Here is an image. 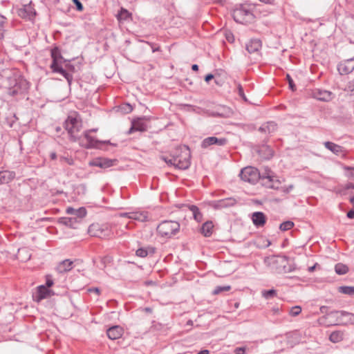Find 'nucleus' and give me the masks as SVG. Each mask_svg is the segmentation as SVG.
<instances>
[{
    "label": "nucleus",
    "instance_id": "nucleus-1",
    "mask_svg": "<svg viewBox=\"0 0 354 354\" xmlns=\"http://www.w3.org/2000/svg\"><path fill=\"white\" fill-rule=\"evenodd\" d=\"M51 57L52 63L50 64V68L55 73H57L63 75L67 80L69 85L71 84L73 80V75L66 72L62 66V60L64 59L62 56L59 48L57 46L54 47L51 49Z\"/></svg>",
    "mask_w": 354,
    "mask_h": 354
},
{
    "label": "nucleus",
    "instance_id": "nucleus-2",
    "mask_svg": "<svg viewBox=\"0 0 354 354\" xmlns=\"http://www.w3.org/2000/svg\"><path fill=\"white\" fill-rule=\"evenodd\" d=\"M232 17L236 23L246 24L252 23L254 19L250 6L239 5L232 11Z\"/></svg>",
    "mask_w": 354,
    "mask_h": 354
},
{
    "label": "nucleus",
    "instance_id": "nucleus-3",
    "mask_svg": "<svg viewBox=\"0 0 354 354\" xmlns=\"http://www.w3.org/2000/svg\"><path fill=\"white\" fill-rule=\"evenodd\" d=\"M262 185L265 186L267 188L277 189L279 188V185L281 184L280 180L274 174L273 171L266 167L260 171V178Z\"/></svg>",
    "mask_w": 354,
    "mask_h": 354
},
{
    "label": "nucleus",
    "instance_id": "nucleus-4",
    "mask_svg": "<svg viewBox=\"0 0 354 354\" xmlns=\"http://www.w3.org/2000/svg\"><path fill=\"white\" fill-rule=\"evenodd\" d=\"M88 233L91 236L100 239H110L113 232L108 224L93 223L88 229Z\"/></svg>",
    "mask_w": 354,
    "mask_h": 354
},
{
    "label": "nucleus",
    "instance_id": "nucleus-5",
    "mask_svg": "<svg viewBox=\"0 0 354 354\" xmlns=\"http://www.w3.org/2000/svg\"><path fill=\"white\" fill-rule=\"evenodd\" d=\"M180 230V224L174 221H164L157 227V231L161 236L170 238Z\"/></svg>",
    "mask_w": 354,
    "mask_h": 354
},
{
    "label": "nucleus",
    "instance_id": "nucleus-6",
    "mask_svg": "<svg viewBox=\"0 0 354 354\" xmlns=\"http://www.w3.org/2000/svg\"><path fill=\"white\" fill-rule=\"evenodd\" d=\"M64 127L71 139L75 141L77 139V133L82 128L81 122L75 117L68 116L64 122Z\"/></svg>",
    "mask_w": 354,
    "mask_h": 354
},
{
    "label": "nucleus",
    "instance_id": "nucleus-7",
    "mask_svg": "<svg viewBox=\"0 0 354 354\" xmlns=\"http://www.w3.org/2000/svg\"><path fill=\"white\" fill-rule=\"evenodd\" d=\"M182 155L174 158V167L180 169H187L190 166V151L187 146L181 149Z\"/></svg>",
    "mask_w": 354,
    "mask_h": 354
},
{
    "label": "nucleus",
    "instance_id": "nucleus-8",
    "mask_svg": "<svg viewBox=\"0 0 354 354\" xmlns=\"http://www.w3.org/2000/svg\"><path fill=\"white\" fill-rule=\"evenodd\" d=\"M241 178L251 184H255L259 180L260 171L255 167H246L241 169L240 173Z\"/></svg>",
    "mask_w": 354,
    "mask_h": 354
},
{
    "label": "nucleus",
    "instance_id": "nucleus-9",
    "mask_svg": "<svg viewBox=\"0 0 354 354\" xmlns=\"http://www.w3.org/2000/svg\"><path fill=\"white\" fill-rule=\"evenodd\" d=\"M96 131V129H93L85 131L84 133V138L80 141L81 145L87 149H92L99 148L100 144L106 143V141L101 142L90 136V132H95ZM108 142H109L107 141V143Z\"/></svg>",
    "mask_w": 354,
    "mask_h": 354
},
{
    "label": "nucleus",
    "instance_id": "nucleus-10",
    "mask_svg": "<svg viewBox=\"0 0 354 354\" xmlns=\"http://www.w3.org/2000/svg\"><path fill=\"white\" fill-rule=\"evenodd\" d=\"M350 315H351L350 313L344 310H333L326 313L322 319L328 320V325H337L341 323L340 317Z\"/></svg>",
    "mask_w": 354,
    "mask_h": 354
},
{
    "label": "nucleus",
    "instance_id": "nucleus-11",
    "mask_svg": "<svg viewBox=\"0 0 354 354\" xmlns=\"http://www.w3.org/2000/svg\"><path fill=\"white\" fill-rule=\"evenodd\" d=\"M116 159L106 158H97L89 162L88 165L92 167H97L102 169L111 167L117 162Z\"/></svg>",
    "mask_w": 354,
    "mask_h": 354
},
{
    "label": "nucleus",
    "instance_id": "nucleus-12",
    "mask_svg": "<svg viewBox=\"0 0 354 354\" xmlns=\"http://www.w3.org/2000/svg\"><path fill=\"white\" fill-rule=\"evenodd\" d=\"M227 140L225 138H218L214 136L207 137L205 138L201 142V147L206 149L211 145H216L218 146H223L226 145Z\"/></svg>",
    "mask_w": 354,
    "mask_h": 354
},
{
    "label": "nucleus",
    "instance_id": "nucleus-13",
    "mask_svg": "<svg viewBox=\"0 0 354 354\" xmlns=\"http://www.w3.org/2000/svg\"><path fill=\"white\" fill-rule=\"evenodd\" d=\"M288 261V257L286 256H280V255H273L270 257H266L264 259V263L268 266L272 267V268H277L275 265L281 264V266L286 263Z\"/></svg>",
    "mask_w": 354,
    "mask_h": 354
},
{
    "label": "nucleus",
    "instance_id": "nucleus-14",
    "mask_svg": "<svg viewBox=\"0 0 354 354\" xmlns=\"http://www.w3.org/2000/svg\"><path fill=\"white\" fill-rule=\"evenodd\" d=\"M337 70L341 75L348 74L354 70V58L348 59L341 62L337 66Z\"/></svg>",
    "mask_w": 354,
    "mask_h": 354
},
{
    "label": "nucleus",
    "instance_id": "nucleus-15",
    "mask_svg": "<svg viewBox=\"0 0 354 354\" xmlns=\"http://www.w3.org/2000/svg\"><path fill=\"white\" fill-rule=\"evenodd\" d=\"M313 96L319 101L328 102L333 99V94L329 91L317 89L313 92Z\"/></svg>",
    "mask_w": 354,
    "mask_h": 354
},
{
    "label": "nucleus",
    "instance_id": "nucleus-16",
    "mask_svg": "<svg viewBox=\"0 0 354 354\" xmlns=\"http://www.w3.org/2000/svg\"><path fill=\"white\" fill-rule=\"evenodd\" d=\"M147 129V125L143 118H138L132 122V126L129 130V133L133 131H145Z\"/></svg>",
    "mask_w": 354,
    "mask_h": 354
},
{
    "label": "nucleus",
    "instance_id": "nucleus-17",
    "mask_svg": "<svg viewBox=\"0 0 354 354\" xmlns=\"http://www.w3.org/2000/svg\"><path fill=\"white\" fill-rule=\"evenodd\" d=\"M106 334L109 339L112 340L118 339L122 337L123 329L120 326H113L106 330Z\"/></svg>",
    "mask_w": 354,
    "mask_h": 354
},
{
    "label": "nucleus",
    "instance_id": "nucleus-18",
    "mask_svg": "<svg viewBox=\"0 0 354 354\" xmlns=\"http://www.w3.org/2000/svg\"><path fill=\"white\" fill-rule=\"evenodd\" d=\"M252 220L254 225L257 227H263L266 222V217L261 212H255L252 215Z\"/></svg>",
    "mask_w": 354,
    "mask_h": 354
},
{
    "label": "nucleus",
    "instance_id": "nucleus-19",
    "mask_svg": "<svg viewBox=\"0 0 354 354\" xmlns=\"http://www.w3.org/2000/svg\"><path fill=\"white\" fill-rule=\"evenodd\" d=\"M261 48V41L258 39H252L246 44L245 48L249 53L258 52Z\"/></svg>",
    "mask_w": 354,
    "mask_h": 354
},
{
    "label": "nucleus",
    "instance_id": "nucleus-20",
    "mask_svg": "<svg viewBox=\"0 0 354 354\" xmlns=\"http://www.w3.org/2000/svg\"><path fill=\"white\" fill-rule=\"evenodd\" d=\"M53 294L52 290H49L46 286L41 285L37 287V300L39 301L44 299L48 298Z\"/></svg>",
    "mask_w": 354,
    "mask_h": 354
},
{
    "label": "nucleus",
    "instance_id": "nucleus-21",
    "mask_svg": "<svg viewBox=\"0 0 354 354\" xmlns=\"http://www.w3.org/2000/svg\"><path fill=\"white\" fill-rule=\"evenodd\" d=\"M232 110L225 106H219L216 111L212 112V115L221 118H228L232 115Z\"/></svg>",
    "mask_w": 354,
    "mask_h": 354
},
{
    "label": "nucleus",
    "instance_id": "nucleus-22",
    "mask_svg": "<svg viewBox=\"0 0 354 354\" xmlns=\"http://www.w3.org/2000/svg\"><path fill=\"white\" fill-rule=\"evenodd\" d=\"M259 156L265 160H270L274 156L273 149L268 145H263L258 151Z\"/></svg>",
    "mask_w": 354,
    "mask_h": 354
},
{
    "label": "nucleus",
    "instance_id": "nucleus-23",
    "mask_svg": "<svg viewBox=\"0 0 354 354\" xmlns=\"http://www.w3.org/2000/svg\"><path fill=\"white\" fill-rule=\"evenodd\" d=\"M27 86L28 82L25 80H20L18 82L16 83L12 88L10 89L9 94L12 96L17 95L21 92L19 88L26 90L28 88Z\"/></svg>",
    "mask_w": 354,
    "mask_h": 354
},
{
    "label": "nucleus",
    "instance_id": "nucleus-24",
    "mask_svg": "<svg viewBox=\"0 0 354 354\" xmlns=\"http://www.w3.org/2000/svg\"><path fill=\"white\" fill-rule=\"evenodd\" d=\"M324 147L335 155L344 154V148L334 142L327 141L324 143Z\"/></svg>",
    "mask_w": 354,
    "mask_h": 354
},
{
    "label": "nucleus",
    "instance_id": "nucleus-25",
    "mask_svg": "<svg viewBox=\"0 0 354 354\" xmlns=\"http://www.w3.org/2000/svg\"><path fill=\"white\" fill-rule=\"evenodd\" d=\"M277 129V124L270 121L263 124L259 129V131L263 133L270 134Z\"/></svg>",
    "mask_w": 354,
    "mask_h": 354
},
{
    "label": "nucleus",
    "instance_id": "nucleus-26",
    "mask_svg": "<svg viewBox=\"0 0 354 354\" xmlns=\"http://www.w3.org/2000/svg\"><path fill=\"white\" fill-rule=\"evenodd\" d=\"M66 213L68 214H73L78 218H82L86 215V210L84 207L74 209L69 207L66 209Z\"/></svg>",
    "mask_w": 354,
    "mask_h": 354
},
{
    "label": "nucleus",
    "instance_id": "nucleus-27",
    "mask_svg": "<svg viewBox=\"0 0 354 354\" xmlns=\"http://www.w3.org/2000/svg\"><path fill=\"white\" fill-rule=\"evenodd\" d=\"M214 225L212 221H206L201 227V232L205 236L209 237L212 234Z\"/></svg>",
    "mask_w": 354,
    "mask_h": 354
},
{
    "label": "nucleus",
    "instance_id": "nucleus-28",
    "mask_svg": "<svg viewBox=\"0 0 354 354\" xmlns=\"http://www.w3.org/2000/svg\"><path fill=\"white\" fill-rule=\"evenodd\" d=\"M125 215L131 219L136 220L140 222H145L147 221L148 218L147 214L144 212L126 213Z\"/></svg>",
    "mask_w": 354,
    "mask_h": 354
},
{
    "label": "nucleus",
    "instance_id": "nucleus-29",
    "mask_svg": "<svg viewBox=\"0 0 354 354\" xmlns=\"http://www.w3.org/2000/svg\"><path fill=\"white\" fill-rule=\"evenodd\" d=\"M73 261L66 259L62 261L57 267L59 272H66L72 269Z\"/></svg>",
    "mask_w": 354,
    "mask_h": 354
},
{
    "label": "nucleus",
    "instance_id": "nucleus-30",
    "mask_svg": "<svg viewBox=\"0 0 354 354\" xmlns=\"http://www.w3.org/2000/svg\"><path fill=\"white\" fill-rule=\"evenodd\" d=\"M36 12L30 6H25L24 8L20 10L19 15L22 17L30 19L35 17Z\"/></svg>",
    "mask_w": 354,
    "mask_h": 354
},
{
    "label": "nucleus",
    "instance_id": "nucleus-31",
    "mask_svg": "<svg viewBox=\"0 0 354 354\" xmlns=\"http://www.w3.org/2000/svg\"><path fill=\"white\" fill-rule=\"evenodd\" d=\"M116 17L119 21H127L131 19V13L127 9L122 8Z\"/></svg>",
    "mask_w": 354,
    "mask_h": 354
},
{
    "label": "nucleus",
    "instance_id": "nucleus-32",
    "mask_svg": "<svg viewBox=\"0 0 354 354\" xmlns=\"http://www.w3.org/2000/svg\"><path fill=\"white\" fill-rule=\"evenodd\" d=\"M236 203V200L232 198H225L218 201L217 206L220 207H227L234 205Z\"/></svg>",
    "mask_w": 354,
    "mask_h": 354
},
{
    "label": "nucleus",
    "instance_id": "nucleus-33",
    "mask_svg": "<svg viewBox=\"0 0 354 354\" xmlns=\"http://www.w3.org/2000/svg\"><path fill=\"white\" fill-rule=\"evenodd\" d=\"M335 271L337 274L342 275L348 272V268L347 267V266L339 263L335 265Z\"/></svg>",
    "mask_w": 354,
    "mask_h": 354
},
{
    "label": "nucleus",
    "instance_id": "nucleus-34",
    "mask_svg": "<svg viewBox=\"0 0 354 354\" xmlns=\"http://www.w3.org/2000/svg\"><path fill=\"white\" fill-rule=\"evenodd\" d=\"M189 209L192 212L193 216H194V219L196 221H197L198 222L201 221V220H202V214L200 212L199 209L198 208V207L196 206V205H192L189 206Z\"/></svg>",
    "mask_w": 354,
    "mask_h": 354
},
{
    "label": "nucleus",
    "instance_id": "nucleus-35",
    "mask_svg": "<svg viewBox=\"0 0 354 354\" xmlns=\"http://www.w3.org/2000/svg\"><path fill=\"white\" fill-rule=\"evenodd\" d=\"M339 292L350 296L354 295V286H340Z\"/></svg>",
    "mask_w": 354,
    "mask_h": 354
},
{
    "label": "nucleus",
    "instance_id": "nucleus-36",
    "mask_svg": "<svg viewBox=\"0 0 354 354\" xmlns=\"http://www.w3.org/2000/svg\"><path fill=\"white\" fill-rule=\"evenodd\" d=\"M329 339L334 343L339 342L342 339V333L339 331H334L330 335Z\"/></svg>",
    "mask_w": 354,
    "mask_h": 354
},
{
    "label": "nucleus",
    "instance_id": "nucleus-37",
    "mask_svg": "<svg viewBox=\"0 0 354 354\" xmlns=\"http://www.w3.org/2000/svg\"><path fill=\"white\" fill-rule=\"evenodd\" d=\"M261 295L266 299H270L277 296V291L274 289L264 290L261 292Z\"/></svg>",
    "mask_w": 354,
    "mask_h": 354
},
{
    "label": "nucleus",
    "instance_id": "nucleus-38",
    "mask_svg": "<svg viewBox=\"0 0 354 354\" xmlns=\"http://www.w3.org/2000/svg\"><path fill=\"white\" fill-rule=\"evenodd\" d=\"M75 218L62 217L59 218V223L66 226L73 227Z\"/></svg>",
    "mask_w": 354,
    "mask_h": 354
},
{
    "label": "nucleus",
    "instance_id": "nucleus-39",
    "mask_svg": "<svg viewBox=\"0 0 354 354\" xmlns=\"http://www.w3.org/2000/svg\"><path fill=\"white\" fill-rule=\"evenodd\" d=\"M294 226V223L290 221H284L281 223L279 229L281 231H286L291 229Z\"/></svg>",
    "mask_w": 354,
    "mask_h": 354
},
{
    "label": "nucleus",
    "instance_id": "nucleus-40",
    "mask_svg": "<svg viewBox=\"0 0 354 354\" xmlns=\"http://www.w3.org/2000/svg\"><path fill=\"white\" fill-rule=\"evenodd\" d=\"M231 289L230 286H216L213 290L214 295H218L222 292L229 291Z\"/></svg>",
    "mask_w": 354,
    "mask_h": 354
},
{
    "label": "nucleus",
    "instance_id": "nucleus-41",
    "mask_svg": "<svg viewBox=\"0 0 354 354\" xmlns=\"http://www.w3.org/2000/svg\"><path fill=\"white\" fill-rule=\"evenodd\" d=\"M301 312V308L299 306H295L290 308V315L292 317L299 315Z\"/></svg>",
    "mask_w": 354,
    "mask_h": 354
},
{
    "label": "nucleus",
    "instance_id": "nucleus-42",
    "mask_svg": "<svg viewBox=\"0 0 354 354\" xmlns=\"http://www.w3.org/2000/svg\"><path fill=\"white\" fill-rule=\"evenodd\" d=\"M136 254L139 257H146L147 256L146 248H138L136 252Z\"/></svg>",
    "mask_w": 354,
    "mask_h": 354
},
{
    "label": "nucleus",
    "instance_id": "nucleus-43",
    "mask_svg": "<svg viewBox=\"0 0 354 354\" xmlns=\"http://www.w3.org/2000/svg\"><path fill=\"white\" fill-rule=\"evenodd\" d=\"M120 109L123 113H128L133 110V107L129 104H124L120 106Z\"/></svg>",
    "mask_w": 354,
    "mask_h": 354
},
{
    "label": "nucleus",
    "instance_id": "nucleus-44",
    "mask_svg": "<svg viewBox=\"0 0 354 354\" xmlns=\"http://www.w3.org/2000/svg\"><path fill=\"white\" fill-rule=\"evenodd\" d=\"M286 78L288 80V84H289V88L292 90V91H295V88H296V86L292 80V79L291 78V77L290 76V75H286Z\"/></svg>",
    "mask_w": 354,
    "mask_h": 354
},
{
    "label": "nucleus",
    "instance_id": "nucleus-45",
    "mask_svg": "<svg viewBox=\"0 0 354 354\" xmlns=\"http://www.w3.org/2000/svg\"><path fill=\"white\" fill-rule=\"evenodd\" d=\"M54 282L52 279L51 275H46V283L44 286L47 288H50L53 285Z\"/></svg>",
    "mask_w": 354,
    "mask_h": 354
},
{
    "label": "nucleus",
    "instance_id": "nucleus-46",
    "mask_svg": "<svg viewBox=\"0 0 354 354\" xmlns=\"http://www.w3.org/2000/svg\"><path fill=\"white\" fill-rule=\"evenodd\" d=\"M60 160L61 161H64L66 162L68 165H73L74 164V160L73 158H69V157H64V156H62L60 158Z\"/></svg>",
    "mask_w": 354,
    "mask_h": 354
},
{
    "label": "nucleus",
    "instance_id": "nucleus-47",
    "mask_svg": "<svg viewBox=\"0 0 354 354\" xmlns=\"http://www.w3.org/2000/svg\"><path fill=\"white\" fill-rule=\"evenodd\" d=\"M176 156H173L171 158H169L167 157H162V160L169 165H173L174 166V158Z\"/></svg>",
    "mask_w": 354,
    "mask_h": 354
},
{
    "label": "nucleus",
    "instance_id": "nucleus-48",
    "mask_svg": "<svg viewBox=\"0 0 354 354\" xmlns=\"http://www.w3.org/2000/svg\"><path fill=\"white\" fill-rule=\"evenodd\" d=\"M237 88L239 96H241L244 100H246V97L244 94L242 86L241 84H239Z\"/></svg>",
    "mask_w": 354,
    "mask_h": 354
},
{
    "label": "nucleus",
    "instance_id": "nucleus-49",
    "mask_svg": "<svg viewBox=\"0 0 354 354\" xmlns=\"http://www.w3.org/2000/svg\"><path fill=\"white\" fill-rule=\"evenodd\" d=\"M283 266V270L284 271V272H292L295 268L294 266H289L288 268L286 267V266L285 265V263H283L282 265Z\"/></svg>",
    "mask_w": 354,
    "mask_h": 354
},
{
    "label": "nucleus",
    "instance_id": "nucleus-50",
    "mask_svg": "<svg viewBox=\"0 0 354 354\" xmlns=\"http://www.w3.org/2000/svg\"><path fill=\"white\" fill-rule=\"evenodd\" d=\"M73 3L76 6V8L79 11H82L83 10V5L79 0H73Z\"/></svg>",
    "mask_w": 354,
    "mask_h": 354
},
{
    "label": "nucleus",
    "instance_id": "nucleus-51",
    "mask_svg": "<svg viewBox=\"0 0 354 354\" xmlns=\"http://www.w3.org/2000/svg\"><path fill=\"white\" fill-rule=\"evenodd\" d=\"M236 354H245V347H237L234 350Z\"/></svg>",
    "mask_w": 354,
    "mask_h": 354
},
{
    "label": "nucleus",
    "instance_id": "nucleus-52",
    "mask_svg": "<svg viewBox=\"0 0 354 354\" xmlns=\"http://www.w3.org/2000/svg\"><path fill=\"white\" fill-rule=\"evenodd\" d=\"M7 180L5 171H0V184L6 183Z\"/></svg>",
    "mask_w": 354,
    "mask_h": 354
},
{
    "label": "nucleus",
    "instance_id": "nucleus-53",
    "mask_svg": "<svg viewBox=\"0 0 354 354\" xmlns=\"http://www.w3.org/2000/svg\"><path fill=\"white\" fill-rule=\"evenodd\" d=\"M147 255L148 254H153L156 252V248L151 246H148L146 248Z\"/></svg>",
    "mask_w": 354,
    "mask_h": 354
},
{
    "label": "nucleus",
    "instance_id": "nucleus-54",
    "mask_svg": "<svg viewBox=\"0 0 354 354\" xmlns=\"http://www.w3.org/2000/svg\"><path fill=\"white\" fill-rule=\"evenodd\" d=\"M88 292L95 293L97 295H99L100 293V290L98 288H90L88 289Z\"/></svg>",
    "mask_w": 354,
    "mask_h": 354
},
{
    "label": "nucleus",
    "instance_id": "nucleus-55",
    "mask_svg": "<svg viewBox=\"0 0 354 354\" xmlns=\"http://www.w3.org/2000/svg\"><path fill=\"white\" fill-rule=\"evenodd\" d=\"M344 169H346V170H350L351 172L348 174V176L350 177V178H354V169L351 168L350 167H345Z\"/></svg>",
    "mask_w": 354,
    "mask_h": 354
},
{
    "label": "nucleus",
    "instance_id": "nucleus-56",
    "mask_svg": "<svg viewBox=\"0 0 354 354\" xmlns=\"http://www.w3.org/2000/svg\"><path fill=\"white\" fill-rule=\"evenodd\" d=\"M214 77V75L209 73L205 75V81L206 82H209L211 80H212Z\"/></svg>",
    "mask_w": 354,
    "mask_h": 354
},
{
    "label": "nucleus",
    "instance_id": "nucleus-57",
    "mask_svg": "<svg viewBox=\"0 0 354 354\" xmlns=\"http://www.w3.org/2000/svg\"><path fill=\"white\" fill-rule=\"evenodd\" d=\"M346 216L348 218H351V219L353 218H354V210L351 209V210L348 211Z\"/></svg>",
    "mask_w": 354,
    "mask_h": 354
},
{
    "label": "nucleus",
    "instance_id": "nucleus-58",
    "mask_svg": "<svg viewBox=\"0 0 354 354\" xmlns=\"http://www.w3.org/2000/svg\"><path fill=\"white\" fill-rule=\"evenodd\" d=\"M6 18L0 14V26H3L5 24Z\"/></svg>",
    "mask_w": 354,
    "mask_h": 354
},
{
    "label": "nucleus",
    "instance_id": "nucleus-59",
    "mask_svg": "<svg viewBox=\"0 0 354 354\" xmlns=\"http://www.w3.org/2000/svg\"><path fill=\"white\" fill-rule=\"evenodd\" d=\"M327 309H328V307H327V306H322V307L320 308V311H321V313H325V314H326V313H328L326 312Z\"/></svg>",
    "mask_w": 354,
    "mask_h": 354
},
{
    "label": "nucleus",
    "instance_id": "nucleus-60",
    "mask_svg": "<svg viewBox=\"0 0 354 354\" xmlns=\"http://www.w3.org/2000/svg\"><path fill=\"white\" fill-rule=\"evenodd\" d=\"M316 266H317V263H315L314 266H310L308 268V270L310 272H313L315 270V268H316Z\"/></svg>",
    "mask_w": 354,
    "mask_h": 354
},
{
    "label": "nucleus",
    "instance_id": "nucleus-61",
    "mask_svg": "<svg viewBox=\"0 0 354 354\" xmlns=\"http://www.w3.org/2000/svg\"><path fill=\"white\" fill-rule=\"evenodd\" d=\"M346 189H354V184L350 183L346 185Z\"/></svg>",
    "mask_w": 354,
    "mask_h": 354
},
{
    "label": "nucleus",
    "instance_id": "nucleus-62",
    "mask_svg": "<svg viewBox=\"0 0 354 354\" xmlns=\"http://www.w3.org/2000/svg\"><path fill=\"white\" fill-rule=\"evenodd\" d=\"M50 158H51L52 160H55V159H56V158H57V154H56V153H55V152H52V153H50Z\"/></svg>",
    "mask_w": 354,
    "mask_h": 354
},
{
    "label": "nucleus",
    "instance_id": "nucleus-63",
    "mask_svg": "<svg viewBox=\"0 0 354 354\" xmlns=\"http://www.w3.org/2000/svg\"><path fill=\"white\" fill-rule=\"evenodd\" d=\"M209 353L208 350L205 349L199 351L197 354H209Z\"/></svg>",
    "mask_w": 354,
    "mask_h": 354
},
{
    "label": "nucleus",
    "instance_id": "nucleus-64",
    "mask_svg": "<svg viewBox=\"0 0 354 354\" xmlns=\"http://www.w3.org/2000/svg\"><path fill=\"white\" fill-rule=\"evenodd\" d=\"M192 69L194 71H198V66L197 64H193L192 66Z\"/></svg>",
    "mask_w": 354,
    "mask_h": 354
}]
</instances>
